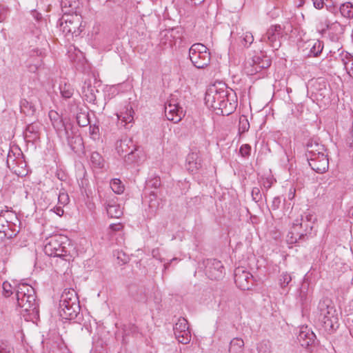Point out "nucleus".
<instances>
[{"mask_svg": "<svg viewBox=\"0 0 353 353\" xmlns=\"http://www.w3.org/2000/svg\"><path fill=\"white\" fill-rule=\"evenodd\" d=\"M47 241L43 249L46 254L68 260L67 257L70 256V249L72 246L66 236L55 234L50 236Z\"/></svg>", "mask_w": 353, "mask_h": 353, "instance_id": "4", "label": "nucleus"}, {"mask_svg": "<svg viewBox=\"0 0 353 353\" xmlns=\"http://www.w3.org/2000/svg\"><path fill=\"white\" fill-rule=\"evenodd\" d=\"M205 104L216 111L217 114L228 116L237 106V97L232 90H228L222 84L221 87L215 85L210 86L205 96Z\"/></svg>", "mask_w": 353, "mask_h": 353, "instance_id": "1", "label": "nucleus"}, {"mask_svg": "<svg viewBox=\"0 0 353 353\" xmlns=\"http://www.w3.org/2000/svg\"><path fill=\"white\" fill-rule=\"evenodd\" d=\"M189 59L194 67L203 69L210 64L211 54L205 46L201 43H196L189 49Z\"/></svg>", "mask_w": 353, "mask_h": 353, "instance_id": "5", "label": "nucleus"}, {"mask_svg": "<svg viewBox=\"0 0 353 353\" xmlns=\"http://www.w3.org/2000/svg\"><path fill=\"white\" fill-rule=\"evenodd\" d=\"M3 294L5 296L8 297L13 293V288L10 283L7 281L3 283Z\"/></svg>", "mask_w": 353, "mask_h": 353, "instance_id": "47", "label": "nucleus"}, {"mask_svg": "<svg viewBox=\"0 0 353 353\" xmlns=\"http://www.w3.org/2000/svg\"><path fill=\"white\" fill-rule=\"evenodd\" d=\"M54 212L59 216H62L64 213V211L61 207H56L54 208Z\"/></svg>", "mask_w": 353, "mask_h": 353, "instance_id": "61", "label": "nucleus"}, {"mask_svg": "<svg viewBox=\"0 0 353 353\" xmlns=\"http://www.w3.org/2000/svg\"><path fill=\"white\" fill-rule=\"evenodd\" d=\"M314 6L316 9H321L323 7L324 2L323 0H312Z\"/></svg>", "mask_w": 353, "mask_h": 353, "instance_id": "57", "label": "nucleus"}, {"mask_svg": "<svg viewBox=\"0 0 353 353\" xmlns=\"http://www.w3.org/2000/svg\"><path fill=\"white\" fill-rule=\"evenodd\" d=\"M318 309L319 310V320L322 323L324 329L327 331L334 330L338 318L335 315L336 310L331 305L330 301H321Z\"/></svg>", "mask_w": 353, "mask_h": 353, "instance_id": "6", "label": "nucleus"}, {"mask_svg": "<svg viewBox=\"0 0 353 353\" xmlns=\"http://www.w3.org/2000/svg\"><path fill=\"white\" fill-rule=\"evenodd\" d=\"M252 197L253 201L255 202H259L262 200V194L261 193L260 189L257 187H254L252 190Z\"/></svg>", "mask_w": 353, "mask_h": 353, "instance_id": "49", "label": "nucleus"}, {"mask_svg": "<svg viewBox=\"0 0 353 353\" xmlns=\"http://www.w3.org/2000/svg\"><path fill=\"white\" fill-rule=\"evenodd\" d=\"M65 134L68 145L74 152L79 153L83 150V141L80 135L74 134L72 131L69 132L67 127H65Z\"/></svg>", "mask_w": 353, "mask_h": 353, "instance_id": "16", "label": "nucleus"}, {"mask_svg": "<svg viewBox=\"0 0 353 353\" xmlns=\"http://www.w3.org/2000/svg\"><path fill=\"white\" fill-rule=\"evenodd\" d=\"M305 287L303 285L300 289V294H299V296H300L301 301L302 302L305 301L306 299H307V295L305 294Z\"/></svg>", "mask_w": 353, "mask_h": 353, "instance_id": "60", "label": "nucleus"}, {"mask_svg": "<svg viewBox=\"0 0 353 353\" xmlns=\"http://www.w3.org/2000/svg\"><path fill=\"white\" fill-rule=\"evenodd\" d=\"M188 321L185 318H179L174 326V335L180 334V332L188 329Z\"/></svg>", "mask_w": 353, "mask_h": 353, "instance_id": "35", "label": "nucleus"}, {"mask_svg": "<svg viewBox=\"0 0 353 353\" xmlns=\"http://www.w3.org/2000/svg\"><path fill=\"white\" fill-rule=\"evenodd\" d=\"M311 168L317 173H324L329 168V160L326 153L307 159Z\"/></svg>", "mask_w": 353, "mask_h": 353, "instance_id": "15", "label": "nucleus"}, {"mask_svg": "<svg viewBox=\"0 0 353 353\" xmlns=\"http://www.w3.org/2000/svg\"><path fill=\"white\" fill-rule=\"evenodd\" d=\"M280 203H281L280 198L278 196L274 197L272 201V206H271L272 209L273 210H277L279 208Z\"/></svg>", "mask_w": 353, "mask_h": 353, "instance_id": "53", "label": "nucleus"}, {"mask_svg": "<svg viewBox=\"0 0 353 353\" xmlns=\"http://www.w3.org/2000/svg\"><path fill=\"white\" fill-rule=\"evenodd\" d=\"M146 185L148 188L157 189L161 186V179L159 176H155L146 181Z\"/></svg>", "mask_w": 353, "mask_h": 353, "instance_id": "45", "label": "nucleus"}, {"mask_svg": "<svg viewBox=\"0 0 353 353\" xmlns=\"http://www.w3.org/2000/svg\"><path fill=\"white\" fill-rule=\"evenodd\" d=\"M134 145V144L131 139L125 138L117 143L116 149L120 156L125 157V154H127Z\"/></svg>", "mask_w": 353, "mask_h": 353, "instance_id": "23", "label": "nucleus"}, {"mask_svg": "<svg viewBox=\"0 0 353 353\" xmlns=\"http://www.w3.org/2000/svg\"><path fill=\"white\" fill-rule=\"evenodd\" d=\"M26 163L23 160V154L18 152V162L15 165V168H12L11 170L18 176H23L27 175L28 170H26Z\"/></svg>", "mask_w": 353, "mask_h": 353, "instance_id": "25", "label": "nucleus"}, {"mask_svg": "<svg viewBox=\"0 0 353 353\" xmlns=\"http://www.w3.org/2000/svg\"><path fill=\"white\" fill-rule=\"evenodd\" d=\"M77 122L81 127L87 126L90 123L88 112H80L77 114Z\"/></svg>", "mask_w": 353, "mask_h": 353, "instance_id": "39", "label": "nucleus"}, {"mask_svg": "<svg viewBox=\"0 0 353 353\" xmlns=\"http://www.w3.org/2000/svg\"><path fill=\"white\" fill-rule=\"evenodd\" d=\"M7 9L3 6H0V23L5 20L7 16Z\"/></svg>", "mask_w": 353, "mask_h": 353, "instance_id": "52", "label": "nucleus"}, {"mask_svg": "<svg viewBox=\"0 0 353 353\" xmlns=\"http://www.w3.org/2000/svg\"><path fill=\"white\" fill-rule=\"evenodd\" d=\"M349 214L352 217H353V207L350 210Z\"/></svg>", "mask_w": 353, "mask_h": 353, "instance_id": "64", "label": "nucleus"}, {"mask_svg": "<svg viewBox=\"0 0 353 353\" xmlns=\"http://www.w3.org/2000/svg\"><path fill=\"white\" fill-rule=\"evenodd\" d=\"M281 25H272L262 37L261 41L268 43L274 50H278L281 45V38L283 37V29Z\"/></svg>", "mask_w": 353, "mask_h": 353, "instance_id": "12", "label": "nucleus"}, {"mask_svg": "<svg viewBox=\"0 0 353 353\" xmlns=\"http://www.w3.org/2000/svg\"><path fill=\"white\" fill-rule=\"evenodd\" d=\"M94 91V88H93L90 83L85 82L82 87V92L88 101L91 102L96 99Z\"/></svg>", "mask_w": 353, "mask_h": 353, "instance_id": "30", "label": "nucleus"}, {"mask_svg": "<svg viewBox=\"0 0 353 353\" xmlns=\"http://www.w3.org/2000/svg\"><path fill=\"white\" fill-rule=\"evenodd\" d=\"M250 128L249 121L245 116H241L239 119V130L241 133H244L248 131Z\"/></svg>", "mask_w": 353, "mask_h": 353, "instance_id": "43", "label": "nucleus"}, {"mask_svg": "<svg viewBox=\"0 0 353 353\" xmlns=\"http://www.w3.org/2000/svg\"><path fill=\"white\" fill-rule=\"evenodd\" d=\"M70 199L68 194L64 192L61 191L58 195V201L61 205H66L69 203Z\"/></svg>", "mask_w": 353, "mask_h": 353, "instance_id": "48", "label": "nucleus"}, {"mask_svg": "<svg viewBox=\"0 0 353 353\" xmlns=\"http://www.w3.org/2000/svg\"><path fill=\"white\" fill-rule=\"evenodd\" d=\"M90 161L95 168H101L103 166L104 160L101 155L97 152H92L90 155Z\"/></svg>", "mask_w": 353, "mask_h": 353, "instance_id": "37", "label": "nucleus"}, {"mask_svg": "<svg viewBox=\"0 0 353 353\" xmlns=\"http://www.w3.org/2000/svg\"><path fill=\"white\" fill-rule=\"evenodd\" d=\"M122 228L123 225L121 223L111 224L110 225V229L114 232L120 231Z\"/></svg>", "mask_w": 353, "mask_h": 353, "instance_id": "58", "label": "nucleus"}, {"mask_svg": "<svg viewBox=\"0 0 353 353\" xmlns=\"http://www.w3.org/2000/svg\"><path fill=\"white\" fill-rule=\"evenodd\" d=\"M234 282L241 290H248L253 286L254 278L249 272L237 268L234 270Z\"/></svg>", "mask_w": 353, "mask_h": 353, "instance_id": "13", "label": "nucleus"}, {"mask_svg": "<svg viewBox=\"0 0 353 353\" xmlns=\"http://www.w3.org/2000/svg\"><path fill=\"white\" fill-rule=\"evenodd\" d=\"M315 83H316V84H319V86H321V88H320L321 90L322 88L325 89L326 83H325V80H324V79H319V80H316V81H315Z\"/></svg>", "mask_w": 353, "mask_h": 353, "instance_id": "62", "label": "nucleus"}, {"mask_svg": "<svg viewBox=\"0 0 353 353\" xmlns=\"http://www.w3.org/2000/svg\"><path fill=\"white\" fill-rule=\"evenodd\" d=\"M79 0H61V6L64 14H73L79 7Z\"/></svg>", "mask_w": 353, "mask_h": 353, "instance_id": "24", "label": "nucleus"}, {"mask_svg": "<svg viewBox=\"0 0 353 353\" xmlns=\"http://www.w3.org/2000/svg\"><path fill=\"white\" fill-rule=\"evenodd\" d=\"M272 183L273 182L271 179L266 178L265 179L263 180V185L266 190H268L269 188H271Z\"/></svg>", "mask_w": 353, "mask_h": 353, "instance_id": "55", "label": "nucleus"}, {"mask_svg": "<svg viewBox=\"0 0 353 353\" xmlns=\"http://www.w3.org/2000/svg\"><path fill=\"white\" fill-rule=\"evenodd\" d=\"M165 115L168 120L176 123L184 117L183 108L176 98V95L172 94L170 99L165 104Z\"/></svg>", "mask_w": 353, "mask_h": 353, "instance_id": "9", "label": "nucleus"}, {"mask_svg": "<svg viewBox=\"0 0 353 353\" xmlns=\"http://www.w3.org/2000/svg\"><path fill=\"white\" fill-rule=\"evenodd\" d=\"M101 203L105 205L108 215L111 218H119L123 214V209L118 203V198L111 192L104 194V196L99 195Z\"/></svg>", "mask_w": 353, "mask_h": 353, "instance_id": "11", "label": "nucleus"}, {"mask_svg": "<svg viewBox=\"0 0 353 353\" xmlns=\"http://www.w3.org/2000/svg\"><path fill=\"white\" fill-rule=\"evenodd\" d=\"M40 66L41 63L39 61L35 64H30L29 65V70L32 72H35Z\"/></svg>", "mask_w": 353, "mask_h": 353, "instance_id": "59", "label": "nucleus"}, {"mask_svg": "<svg viewBox=\"0 0 353 353\" xmlns=\"http://www.w3.org/2000/svg\"><path fill=\"white\" fill-rule=\"evenodd\" d=\"M157 194L154 191H152L147 199L148 206L152 214H154L159 206V201L157 199Z\"/></svg>", "mask_w": 353, "mask_h": 353, "instance_id": "32", "label": "nucleus"}, {"mask_svg": "<svg viewBox=\"0 0 353 353\" xmlns=\"http://www.w3.org/2000/svg\"><path fill=\"white\" fill-rule=\"evenodd\" d=\"M258 353H272V343L269 340H263L258 343Z\"/></svg>", "mask_w": 353, "mask_h": 353, "instance_id": "36", "label": "nucleus"}, {"mask_svg": "<svg viewBox=\"0 0 353 353\" xmlns=\"http://www.w3.org/2000/svg\"><path fill=\"white\" fill-rule=\"evenodd\" d=\"M187 3L193 5H199L203 3L205 0H185Z\"/></svg>", "mask_w": 353, "mask_h": 353, "instance_id": "63", "label": "nucleus"}, {"mask_svg": "<svg viewBox=\"0 0 353 353\" xmlns=\"http://www.w3.org/2000/svg\"><path fill=\"white\" fill-rule=\"evenodd\" d=\"M176 339L178 341L182 344H188L191 341V334L189 328L180 332V334L175 335Z\"/></svg>", "mask_w": 353, "mask_h": 353, "instance_id": "40", "label": "nucleus"}, {"mask_svg": "<svg viewBox=\"0 0 353 353\" xmlns=\"http://www.w3.org/2000/svg\"><path fill=\"white\" fill-rule=\"evenodd\" d=\"M244 341L240 338H234L230 343L229 353H243Z\"/></svg>", "mask_w": 353, "mask_h": 353, "instance_id": "26", "label": "nucleus"}, {"mask_svg": "<svg viewBox=\"0 0 353 353\" xmlns=\"http://www.w3.org/2000/svg\"><path fill=\"white\" fill-rule=\"evenodd\" d=\"M341 14L348 18L353 17V7L352 3H346L343 4L340 8Z\"/></svg>", "mask_w": 353, "mask_h": 353, "instance_id": "42", "label": "nucleus"}, {"mask_svg": "<svg viewBox=\"0 0 353 353\" xmlns=\"http://www.w3.org/2000/svg\"><path fill=\"white\" fill-rule=\"evenodd\" d=\"M292 281L290 274L287 272L282 273L279 279V283L281 288L286 287Z\"/></svg>", "mask_w": 353, "mask_h": 353, "instance_id": "44", "label": "nucleus"}, {"mask_svg": "<svg viewBox=\"0 0 353 353\" xmlns=\"http://www.w3.org/2000/svg\"><path fill=\"white\" fill-rule=\"evenodd\" d=\"M41 124L39 122H33L27 125L25 132V138L28 141H34L39 138Z\"/></svg>", "mask_w": 353, "mask_h": 353, "instance_id": "22", "label": "nucleus"}, {"mask_svg": "<svg viewBox=\"0 0 353 353\" xmlns=\"http://www.w3.org/2000/svg\"><path fill=\"white\" fill-rule=\"evenodd\" d=\"M81 16L74 14H63L59 21L60 30L67 37H78L82 32Z\"/></svg>", "mask_w": 353, "mask_h": 353, "instance_id": "7", "label": "nucleus"}, {"mask_svg": "<svg viewBox=\"0 0 353 353\" xmlns=\"http://www.w3.org/2000/svg\"><path fill=\"white\" fill-rule=\"evenodd\" d=\"M134 111L132 107L130 105H128L121 109L119 113L117 114V116L121 123L126 128H128V125H130L131 127L134 122Z\"/></svg>", "mask_w": 353, "mask_h": 353, "instance_id": "19", "label": "nucleus"}, {"mask_svg": "<svg viewBox=\"0 0 353 353\" xmlns=\"http://www.w3.org/2000/svg\"><path fill=\"white\" fill-rule=\"evenodd\" d=\"M79 301L77 292L73 289L65 290L59 301V314L65 319H77L80 313Z\"/></svg>", "mask_w": 353, "mask_h": 353, "instance_id": "3", "label": "nucleus"}, {"mask_svg": "<svg viewBox=\"0 0 353 353\" xmlns=\"http://www.w3.org/2000/svg\"><path fill=\"white\" fill-rule=\"evenodd\" d=\"M301 220L307 223H312V225H313L316 218L310 213H305L304 215L301 216Z\"/></svg>", "mask_w": 353, "mask_h": 353, "instance_id": "51", "label": "nucleus"}, {"mask_svg": "<svg viewBox=\"0 0 353 353\" xmlns=\"http://www.w3.org/2000/svg\"><path fill=\"white\" fill-rule=\"evenodd\" d=\"M0 353H13L10 347H8L3 343L0 345Z\"/></svg>", "mask_w": 353, "mask_h": 353, "instance_id": "54", "label": "nucleus"}, {"mask_svg": "<svg viewBox=\"0 0 353 353\" xmlns=\"http://www.w3.org/2000/svg\"><path fill=\"white\" fill-rule=\"evenodd\" d=\"M297 339L302 347L308 348L314 343L316 335L307 327H302L299 331Z\"/></svg>", "mask_w": 353, "mask_h": 353, "instance_id": "18", "label": "nucleus"}, {"mask_svg": "<svg viewBox=\"0 0 353 353\" xmlns=\"http://www.w3.org/2000/svg\"><path fill=\"white\" fill-rule=\"evenodd\" d=\"M239 152L243 157H247L250 155L251 146L248 144H243L239 149Z\"/></svg>", "mask_w": 353, "mask_h": 353, "instance_id": "50", "label": "nucleus"}, {"mask_svg": "<svg viewBox=\"0 0 353 353\" xmlns=\"http://www.w3.org/2000/svg\"><path fill=\"white\" fill-rule=\"evenodd\" d=\"M18 162V155L16 156L15 153L12 151H10L8 154L7 157V166L12 170V168H15V165H17Z\"/></svg>", "mask_w": 353, "mask_h": 353, "instance_id": "41", "label": "nucleus"}, {"mask_svg": "<svg viewBox=\"0 0 353 353\" xmlns=\"http://www.w3.org/2000/svg\"><path fill=\"white\" fill-rule=\"evenodd\" d=\"M306 238L305 232H302L296 224L293 223L287 235L286 241L288 244H294L305 241Z\"/></svg>", "mask_w": 353, "mask_h": 353, "instance_id": "21", "label": "nucleus"}, {"mask_svg": "<svg viewBox=\"0 0 353 353\" xmlns=\"http://www.w3.org/2000/svg\"><path fill=\"white\" fill-rule=\"evenodd\" d=\"M6 210L0 211V239H12L15 237L20 231V221L15 214H12L14 221H8L5 216V212H8L9 210L6 206Z\"/></svg>", "mask_w": 353, "mask_h": 353, "instance_id": "8", "label": "nucleus"}, {"mask_svg": "<svg viewBox=\"0 0 353 353\" xmlns=\"http://www.w3.org/2000/svg\"><path fill=\"white\" fill-rule=\"evenodd\" d=\"M139 152V147L134 145L132 149L127 154H125V161L129 164L138 162L140 160Z\"/></svg>", "mask_w": 353, "mask_h": 353, "instance_id": "27", "label": "nucleus"}, {"mask_svg": "<svg viewBox=\"0 0 353 353\" xmlns=\"http://www.w3.org/2000/svg\"><path fill=\"white\" fill-rule=\"evenodd\" d=\"M99 132V128L97 125H90V134L91 135H97Z\"/></svg>", "mask_w": 353, "mask_h": 353, "instance_id": "56", "label": "nucleus"}, {"mask_svg": "<svg viewBox=\"0 0 353 353\" xmlns=\"http://www.w3.org/2000/svg\"><path fill=\"white\" fill-rule=\"evenodd\" d=\"M61 96L65 99H70L74 93V89L69 83H64L59 85Z\"/></svg>", "mask_w": 353, "mask_h": 353, "instance_id": "34", "label": "nucleus"}, {"mask_svg": "<svg viewBox=\"0 0 353 353\" xmlns=\"http://www.w3.org/2000/svg\"><path fill=\"white\" fill-rule=\"evenodd\" d=\"M14 290L17 305L30 314L37 315L39 303L34 288L27 283H21L15 286Z\"/></svg>", "mask_w": 353, "mask_h": 353, "instance_id": "2", "label": "nucleus"}, {"mask_svg": "<svg viewBox=\"0 0 353 353\" xmlns=\"http://www.w3.org/2000/svg\"><path fill=\"white\" fill-rule=\"evenodd\" d=\"M206 268V274L210 279L219 280L223 277L225 268L220 261L214 259L208 260Z\"/></svg>", "mask_w": 353, "mask_h": 353, "instance_id": "14", "label": "nucleus"}, {"mask_svg": "<svg viewBox=\"0 0 353 353\" xmlns=\"http://www.w3.org/2000/svg\"><path fill=\"white\" fill-rule=\"evenodd\" d=\"M253 41L254 37L250 32H243L238 38V42L245 48H248Z\"/></svg>", "mask_w": 353, "mask_h": 353, "instance_id": "31", "label": "nucleus"}, {"mask_svg": "<svg viewBox=\"0 0 353 353\" xmlns=\"http://www.w3.org/2000/svg\"><path fill=\"white\" fill-rule=\"evenodd\" d=\"M270 65L271 60L268 57L260 54L255 55L252 59L246 61L244 69L248 75H254Z\"/></svg>", "mask_w": 353, "mask_h": 353, "instance_id": "10", "label": "nucleus"}, {"mask_svg": "<svg viewBox=\"0 0 353 353\" xmlns=\"http://www.w3.org/2000/svg\"><path fill=\"white\" fill-rule=\"evenodd\" d=\"M110 185L112 192L117 194H120L124 191V185L119 179H112Z\"/></svg>", "mask_w": 353, "mask_h": 353, "instance_id": "38", "label": "nucleus"}, {"mask_svg": "<svg viewBox=\"0 0 353 353\" xmlns=\"http://www.w3.org/2000/svg\"><path fill=\"white\" fill-rule=\"evenodd\" d=\"M21 111L27 116H32L36 112L34 105L26 99H22L20 102Z\"/></svg>", "mask_w": 353, "mask_h": 353, "instance_id": "29", "label": "nucleus"}, {"mask_svg": "<svg viewBox=\"0 0 353 353\" xmlns=\"http://www.w3.org/2000/svg\"><path fill=\"white\" fill-rule=\"evenodd\" d=\"M202 159L199 152H192L186 158L187 170L192 173L197 172L201 168Z\"/></svg>", "mask_w": 353, "mask_h": 353, "instance_id": "20", "label": "nucleus"}, {"mask_svg": "<svg viewBox=\"0 0 353 353\" xmlns=\"http://www.w3.org/2000/svg\"><path fill=\"white\" fill-rule=\"evenodd\" d=\"M323 47L320 41H317L313 45L312 48H311L310 52H311V53H312L314 54V57H317L321 54V52L323 50Z\"/></svg>", "mask_w": 353, "mask_h": 353, "instance_id": "46", "label": "nucleus"}, {"mask_svg": "<svg viewBox=\"0 0 353 353\" xmlns=\"http://www.w3.org/2000/svg\"><path fill=\"white\" fill-rule=\"evenodd\" d=\"M294 223L300 229V230L302 231V232H305L306 237L309 234L311 233V231L313 228L312 223L305 222L301 219H296Z\"/></svg>", "mask_w": 353, "mask_h": 353, "instance_id": "33", "label": "nucleus"}, {"mask_svg": "<svg viewBox=\"0 0 353 353\" xmlns=\"http://www.w3.org/2000/svg\"><path fill=\"white\" fill-rule=\"evenodd\" d=\"M325 151L324 145L320 143L317 139H311L306 143L305 157L307 159L325 153Z\"/></svg>", "mask_w": 353, "mask_h": 353, "instance_id": "17", "label": "nucleus"}, {"mask_svg": "<svg viewBox=\"0 0 353 353\" xmlns=\"http://www.w3.org/2000/svg\"><path fill=\"white\" fill-rule=\"evenodd\" d=\"M342 62L348 75L353 78V56L346 52L342 58Z\"/></svg>", "mask_w": 353, "mask_h": 353, "instance_id": "28", "label": "nucleus"}]
</instances>
